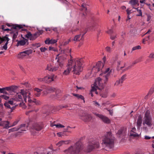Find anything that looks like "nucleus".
Instances as JSON below:
<instances>
[{
    "mask_svg": "<svg viewBox=\"0 0 154 154\" xmlns=\"http://www.w3.org/2000/svg\"><path fill=\"white\" fill-rule=\"evenodd\" d=\"M25 102H28V108H30V106L35 104V102L31 99V95L29 91H26L23 90H20V92L17 93L12 98V101L9 100L4 103V105L6 108L10 109L8 112L9 113H11L15 108L17 105L14 103V101L20 102L23 100V97Z\"/></svg>",
    "mask_w": 154,
    "mask_h": 154,
    "instance_id": "f257e3e1",
    "label": "nucleus"
},
{
    "mask_svg": "<svg viewBox=\"0 0 154 154\" xmlns=\"http://www.w3.org/2000/svg\"><path fill=\"white\" fill-rule=\"evenodd\" d=\"M84 61L82 58L70 59L66 66V69L63 73V75H68L70 72L74 74L79 75L83 68Z\"/></svg>",
    "mask_w": 154,
    "mask_h": 154,
    "instance_id": "f03ea898",
    "label": "nucleus"
},
{
    "mask_svg": "<svg viewBox=\"0 0 154 154\" xmlns=\"http://www.w3.org/2000/svg\"><path fill=\"white\" fill-rule=\"evenodd\" d=\"M83 146L82 143L80 142H78L74 145L64 150L63 152L65 154H76L81 152Z\"/></svg>",
    "mask_w": 154,
    "mask_h": 154,
    "instance_id": "7ed1b4c3",
    "label": "nucleus"
},
{
    "mask_svg": "<svg viewBox=\"0 0 154 154\" xmlns=\"http://www.w3.org/2000/svg\"><path fill=\"white\" fill-rule=\"evenodd\" d=\"M102 144L109 148H112L114 147V139L111 132H107L103 137Z\"/></svg>",
    "mask_w": 154,
    "mask_h": 154,
    "instance_id": "20e7f679",
    "label": "nucleus"
},
{
    "mask_svg": "<svg viewBox=\"0 0 154 154\" xmlns=\"http://www.w3.org/2000/svg\"><path fill=\"white\" fill-rule=\"evenodd\" d=\"M71 49H68L67 50H63L61 53L57 55L56 59L57 60V63L59 66L61 68L63 66V61L66 58V55L69 54L71 56Z\"/></svg>",
    "mask_w": 154,
    "mask_h": 154,
    "instance_id": "39448f33",
    "label": "nucleus"
},
{
    "mask_svg": "<svg viewBox=\"0 0 154 154\" xmlns=\"http://www.w3.org/2000/svg\"><path fill=\"white\" fill-rule=\"evenodd\" d=\"M104 86V85L103 82V80L100 77L97 78L95 81L93 86L91 87V91H95L96 94H98L97 91V89L101 90L103 89Z\"/></svg>",
    "mask_w": 154,
    "mask_h": 154,
    "instance_id": "423d86ee",
    "label": "nucleus"
},
{
    "mask_svg": "<svg viewBox=\"0 0 154 154\" xmlns=\"http://www.w3.org/2000/svg\"><path fill=\"white\" fill-rule=\"evenodd\" d=\"M23 30L27 31V34L24 35V37L31 41H33L35 40L43 33V31L42 30H39L38 32H35L33 34H32L31 32L28 31L26 29H24Z\"/></svg>",
    "mask_w": 154,
    "mask_h": 154,
    "instance_id": "0eeeda50",
    "label": "nucleus"
},
{
    "mask_svg": "<svg viewBox=\"0 0 154 154\" xmlns=\"http://www.w3.org/2000/svg\"><path fill=\"white\" fill-rule=\"evenodd\" d=\"M143 124L144 125H146L150 127L152 125V119L150 115V111L149 110H147L145 113Z\"/></svg>",
    "mask_w": 154,
    "mask_h": 154,
    "instance_id": "6e6552de",
    "label": "nucleus"
},
{
    "mask_svg": "<svg viewBox=\"0 0 154 154\" xmlns=\"http://www.w3.org/2000/svg\"><path fill=\"white\" fill-rule=\"evenodd\" d=\"M13 29L10 32V35L12 37L13 40L14 41L17 38L18 35V31L17 29H20L23 28L22 25H17L14 26L13 27Z\"/></svg>",
    "mask_w": 154,
    "mask_h": 154,
    "instance_id": "1a4fd4ad",
    "label": "nucleus"
},
{
    "mask_svg": "<svg viewBox=\"0 0 154 154\" xmlns=\"http://www.w3.org/2000/svg\"><path fill=\"white\" fill-rule=\"evenodd\" d=\"M99 147V143L98 142H96L95 141H93L91 142H90L88 143L86 150L85 151L87 152H90L94 149L98 148Z\"/></svg>",
    "mask_w": 154,
    "mask_h": 154,
    "instance_id": "9d476101",
    "label": "nucleus"
},
{
    "mask_svg": "<svg viewBox=\"0 0 154 154\" xmlns=\"http://www.w3.org/2000/svg\"><path fill=\"white\" fill-rule=\"evenodd\" d=\"M9 40V39L7 37L4 36L2 37L0 36V44L2 43L5 44L3 46L0 47V49H1V50H7L8 48L7 45L8 44V42Z\"/></svg>",
    "mask_w": 154,
    "mask_h": 154,
    "instance_id": "9b49d317",
    "label": "nucleus"
},
{
    "mask_svg": "<svg viewBox=\"0 0 154 154\" xmlns=\"http://www.w3.org/2000/svg\"><path fill=\"white\" fill-rule=\"evenodd\" d=\"M103 63L100 61H99L96 65L93 68L91 72L92 73H96L102 70L104 67Z\"/></svg>",
    "mask_w": 154,
    "mask_h": 154,
    "instance_id": "f8f14e48",
    "label": "nucleus"
},
{
    "mask_svg": "<svg viewBox=\"0 0 154 154\" xmlns=\"http://www.w3.org/2000/svg\"><path fill=\"white\" fill-rule=\"evenodd\" d=\"M111 71H110V68H106L105 71L102 70V72L100 74V75H103L105 79L104 81V83L107 82L108 80L109 76L110 75V72Z\"/></svg>",
    "mask_w": 154,
    "mask_h": 154,
    "instance_id": "ddd939ff",
    "label": "nucleus"
},
{
    "mask_svg": "<svg viewBox=\"0 0 154 154\" xmlns=\"http://www.w3.org/2000/svg\"><path fill=\"white\" fill-rule=\"evenodd\" d=\"M59 66H60L59 64L57 62L56 63L54 66H52L51 64L50 63L48 64L46 69L48 70L49 71L54 72L59 69Z\"/></svg>",
    "mask_w": 154,
    "mask_h": 154,
    "instance_id": "4468645a",
    "label": "nucleus"
},
{
    "mask_svg": "<svg viewBox=\"0 0 154 154\" xmlns=\"http://www.w3.org/2000/svg\"><path fill=\"white\" fill-rule=\"evenodd\" d=\"M32 53V50H27L20 53L17 55V57L18 58L22 59L24 58L27 55H29Z\"/></svg>",
    "mask_w": 154,
    "mask_h": 154,
    "instance_id": "2eb2a0df",
    "label": "nucleus"
},
{
    "mask_svg": "<svg viewBox=\"0 0 154 154\" xmlns=\"http://www.w3.org/2000/svg\"><path fill=\"white\" fill-rule=\"evenodd\" d=\"M80 119L85 122H89L92 119L91 116L90 115L83 113L79 115Z\"/></svg>",
    "mask_w": 154,
    "mask_h": 154,
    "instance_id": "dca6fc26",
    "label": "nucleus"
},
{
    "mask_svg": "<svg viewBox=\"0 0 154 154\" xmlns=\"http://www.w3.org/2000/svg\"><path fill=\"white\" fill-rule=\"evenodd\" d=\"M94 114L99 118L104 123L106 124H109L110 123V120L107 117L98 114L94 113Z\"/></svg>",
    "mask_w": 154,
    "mask_h": 154,
    "instance_id": "f3484780",
    "label": "nucleus"
},
{
    "mask_svg": "<svg viewBox=\"0 0 154 154\" xmlns=\"http://www.w3.org/2000/svg\"><path fill=\"white\" fill-rule=\"evenodd\" d=\"M56 76L54 75H48L44 78L45 82H50L56 79Z\"/></svg>",
    "mask_w": 154,
    "mask_h": 154,
    "instance_id": "a211bd4d",
    "label": "nucleus"
},
{
    "mask_svg": "<svg viewBox=\"0 0 154 154\" xmlns=\"http://www.w3.org/2000/svg\"><path fill=\"white\" fill-rule=\"evenodd\" d=\"M28 39L23 38V39L17 41L16 45L17 46H23L26 45H28Z\"/></svg>",
    "mask_w": 154,
    "mask_h": 154,
    "instance_id": "6ab92c4d",
    "label": "nucleus"
},
{
    "mask_svg": "<svg viewBox=\"0 0 154 154\" xmlns=\"http://www.w3.org/2000/svg\"><path fill=\"white\" fill-rule=\"evenodd\" d=\"M70 142L71 141L69 140H62L56 143L55 145L58 147H60L64 144H68L70 143Z\"/></svg>",
    "mask_w": 154,
    "mask_h": 154,
    "instance_id": "aec40b11",
    "label": "nucleus"
},
{
    "mask_svg": "<svg viewBox=\"0 0 154 154\" xmlns=\"http://www.w3.org/2000/svg\"><path fill=\"white\" fill-rule=\"evenodd\" d=\"M55 89L53 87L50 86L46 87L43 91L44 94H46L49 93H51L54 91Z\"/></svg>",
    "mask_w": 154,
    "mask_h": 154,
    "instance_id": "412c9836",
    "label": "nucleus"
},
{
    "mask_svg": "<svg viewBox=\"0 0 154 154\" xmlns=\"http://www.w3.org/2000/svg\"><path fill=\"white\" fill-rule=\"evenodd\" d=\"M58 39H54L52 38L50 39L49 38H47L45 41V43L46 44H53L56 43L57 42Z\"/></svg>",
    "mask_w": 154,
    "mask_h": 154,
    "instance_id": "4be33fe9",
    "label": "nucleus"
},
{
    "mask_svg": "<svg viewBox=\"0 0 154 154\" xmlns=\"http://www.w3.org/2000/svg\"><path fill=\"white\" fill-rule=\"evenodd\" d=\"M126 63H124V65L122 66H119V70H122L123 71H125L130 69L131 68L130 66H128L126 67Z\"/></svg>",
    "mask_w": 154,
    "mask_h": 154,
    "instance_id": "5701e85b",
    "label": "nucleus"
},
{
    "mask_svg": "<svg viewBox=\"0 0 154 154\" xmlns=\"http://www.w3.org/2000/svg\"><path fill=\"white\" fill-rule=\"evenodd\" d=\"M42 125L39 123H35L33 125V128L37 131H39L41 130L42 128Z\"/></svg>",
    "mask_w": 154,
    "mask_h": 154,
    "instance_id": "b1692460",
    "label": "nucleus"
},
{
    "mask_svg": "<svg viewBox=\"0 0 154 154\" xmlns=\"http://www.w3.org/2000/svg\"><path fill=\"white\" fill-rule=\"evenodd\" d=\"M129 4L132 6L133 8H135L134 6L137 5L139 6V0H131L129 2Z\"/></svg>",
    "mask_w": 154,
    "mask_h": 154,
    "instance_id": "393cba45",
    "label": "nucleus"
},
{
    "mask_svg": "<svg viewBox=\"0 0 154 154\" xmlns=\"http://www.w3.org/2000/svg\"><path fill=\"white\" fill-rule=\"evenodd\" d=\"M142 122V118L141 115L138 116L137 120V126L138 128H139L141 126Z\"/></svg>",
    "mask_w": 154,
    "mask_h": 154,
    "instance_id": "a878e982",
    "label": "nucleus"
},
{
    "mask_svg": "<svg viewBox=\"0 0 154 154\" xmlns=\"http://www.w3.org/2000/svg\"><path fill=\"white\" fill-rule=\"evenodd\" d=\"M84 35L79 34L76 35L74 38V40L75 41H79L80 40L83 39Z\"/></svg>",
    "mask_w": 154,
    "mask_h": 154,
    "instance_id": "bb28decb",
    "label": "nucleus"
},
{
    "mask_svg": "<svg viewBox=\"0 0 154 154\" xmlns=\"http://www.w3.org/2000/svg\"><path fill=\"white\" fill-rule=\"evenodd\" d=\"M82 11H83V15L84 16H85L87 12V9L86 7V5L85 4H83L82 5Z\"/></svg>",
    "mask_w": 154,
    "mask_h": 154,
    "instance_id": "cd10ccee",
    "label": "nucleus"
},
{
    "mask_svg": "<svg viewBox=\"0 0 154 154\" xmlns=\"http://www.w3.org/2000/svg\"><path fill=\"white\" fill-rule=\"evenodd\" d=\"M2 125L1 126H2L6 128H8L10 127V125L8 121H2Z\"/></svg>",
    "mask_w": 154,
    "mask_h": 154,
    "instance_id": "c85d7f7f",
    "label": "nucleus"
},
{
    "mask_svg": "<svg viewBox=\"0 0 154 154\" xmlns=\"http://www.w3.org/2000/svg\"><path fill=\"white\" fill-rule=\"evenodd\" d=\"M16 87L15 86H11L8 87H5L6 91L9 92L13 91L15 90Z\"/></svg>",
    "mask_w": 154,
    "mask_h": 154,
    "instance_id": "c756f323",
    "label": "nucleus"
},
{
    "mask_svg": "<svg viewBox=\"0 0 154 154\" xmlns=\"http://www.w3.org/2000/svg\"><path fill=\"white\" fill-rule=\"evenodd\" d=\"M25 124H23L20 125V128H14L11 129H10L9 130V132L17 131L20 128H21L22 127H25Z\"/></svg>",
    "mask_w": 154,
    "mask_h": 154,
    "instance_id": "7c9ffc66",
    "label": "nucleus"
},
{
    "mask_svg": "<svg viewBox=\"0 0 154 154\" xmlns=\"http://www.w3.org/2000/svg\"><path fill=\"white\" fill-rule=\"evenodd\" d=\"M34 91L37 92V93L35 94V95L37 97H39L40 95L41 92L42 90L38 88H35L34 89Z\"/></svg>",
    "mask_w": 154,
    "mask_h": 154,
    "instance_id": "2f4dec72",
    "label": "nucleus"
},
{
    "mask_svg": "<svg viewBox=\"0 0 154 154\" xmlns=\"http://www.w3.org/2000/svg\"><path fill=\"white\" fill-rule=\"evenodd\" d=\"M72 95L74 96L77 97L78 99H81L82 100H83L84 101V102L85 103V101L84 100V98L83 96L82 95L75 94H72Z\"/></svg>",
    "mask_w": 154,
    "mask_h": 154,
    "instance_id": "473e14b6",
    "label": "nucleus"
},
{
    "mask_svg": "<svg viewBox=\"0 0 154 154\" xmlns=\"http://www.w3.org/2000/svg\"><path fill=\"white\" fill-rule=\"evenodd\" d=\"M52 127L54 126H55L57 128H62L64 127V125H62L60 124H55L54 123H51L50 125Z\"/></svg>",
    "mask_w": 154,
    "mask_h": 154,
    "instance_id": "72a5a7b5",
    "label": "nucleus"
},
{
    "mask_svg": "<svg viewBox=\"0 0 154 154\" xmlns=\"http://www.w3.org/2000/svg\"><path fill=\"white\" fill-rule=\"evenodd\" d=\"M122 81H121V80L119 79L114 84V85L117 87H119L122 85Z\"/></svg>",
    "mask_w": 154,
    "mask_h": 154,
    "instance_id": "f704fd0d",
    "label": "nucleus"
},
{
    "mask_svg": "<svg viewBox=\"0 0 154 154\" xmlns=\"http://www.w3.org/2000/svg\"><path fill=\"white\" fill-rule=\"evenodd\" d=\"M135 9H136L137 11L139 13L138 14H137L136 16H142V13L141 10L140 9H139V8H135Z\"/></svg>",
    "mask_w": 154,
    "mask_h": 154,
    "instance_id": "c9c22d12",
    "label": "nucleus"
},
{
    "mask_svg": "<svg viewBox=\"0 0 154 154\" xmlns=\"http://www.w3.org/2000/svg\"><path fill=\"white\" fill-rule=\"evenodd\" d=\"M7 26H10L9 25V24H6V25H4L2 26V27H1L2 29V30H3L5 31H9V30L11 31L10 29H9L8 28H6Z\"/></svg>",
    "mask_w": 154,
    "mask_h": 154,
    "instance_id": "e433bc0d",
    "label": "nucleus"
},
{
    "mask_svg": "<svg viewBox=\"0 0 154 154\" xmlns=\"http://www.w3.org/2000/svg\"><path fill=\"white\" fill-rule=\"evenodd\" d=\"M130 135L134 137H138L139 136V135L137 134L135 132H131Z\"/></svg>",
    "mask_w": 154,
    "mask_h": 154,
    "instance_id": "4c0bfd02",
    "label": "nucleus"
},
{
    "mask_svg": "<svg viewBox=\"0 0 154 154\" xmlns=\"http://www.w3.org/2000/svg\"><path fill=\"white\" fill-rule=\"evenodd\" d=\"M0 93L6 94L7 93V92L6 91L5 88H0Z\"/></svg>",
    "mask_w": 154,
    "mask_h": 154,
    "instance_id": "58836bf2",
    "label": "nucleus"
},
{
    "mask_svg": "<svg viewBox=\"0 0 154 154\" xmlns=\"http://www.w3.org/2000/svg\"><path fill=\"white\" fill-rule=\"evenodd\" d=\"M106 51L109 53H110L112 51V49L109 46H107L106 48Z\"/></svg>",
    "mask_w": 154,
    "mask_h": 154,
    "instance_id": "ea45409f",
    "label": "nucleus"
},
{
    "mask_svg": "<svg viewBox=\"0 0 154 154\" xmlns=\"http://www.w3.org/2000/svg\"><path fill=\"white\" fill-rule=\"evenodd\" d=\"M141 48V47L140 45H137L133 47L132 48V51H134L137 49H139Z\"/></svg>",
    "mask_w": 154,
    "mask_h": 154,
    "instance_id": "a19ab883",
    "label": "nucleus"
},
{
    "mask_svg": "<svg viewBox=\"0 0 154 154\" xmlns=\"http://www.w3.org/2000/svg\"><path fill=\"white\" fill-rule=\"evenodd\" d=\"M126 75H124L122 76L120 80H121V81H122V82L123 81H124L126 79Z\"/></svg>",
    "mask_w": 154,
    "mask_h": 154,
    "instance_id": "79ce46f5",
    "label": "nucleus"
},
{
    "mask_svg": "<svg viewBox=\"0 0 154 154\" xmlns=\"http://www.w3.org/2000/svg\"><path fill=\"white\" fill-rule=\"evenodd\" d=\"M20 106L22 107L24 109L26 108V107L25 103L23 102L20 103Z\"/></svg>",
    "mask_w": 154,
    "mask_h": 154,
    "instance_id": "37998d69",
    "label": "nucleus"
},
{
    "mask_svg": "<svg viewBox=\"0 0 154 154\" xmlns=\"http://www.w3.org/2000/svg\"><path fill=\"white\" fill-rule=\"evenodd\" d=\"M149 58L152 60L154 59V53H151L149 56Z\"/></svg>",
    "mask_w": 154,
    "mask_h": 154,
    "instance_id": "c03bdc74",
    "label": "nucleus"
},
{
    "mask_svg": "<svg viewBox=\"0 0 154 154\" xmlns=\"http://www.w3.org/2000/svg\"><path fill=\"white\" fill-rule=\"evenodd\" d=\"M1 97L2 99H4L5 100H7L9 98V97L7 96H6L5 95H2L1 96Z\"/></svg>",
    "mask_w": 154,
    "mask_h": 154,
    "instance_id": "a18cd8bd",
    "label": "nucleus"
},
{
    "mask_svg": "<svg viewBox=\"0 0 154 154\" xmlns=\"http://www.w3.org/2000/svg\"><path fill=\"white\" fill-rule=\"evenodd\" d=\"M18 122V121H14L12 125H10V127H11L16 125Z\"/></svg>",
    "mask_w": 154,
    "mask_h": 154,
    "instance_id": "49530a36",
    "label": "nucleus"
},
{
    "mask_svg": "<svg viewBox=\"0 0 154 154\" xmlns=\"http://www.w3.org/2000/svg\"><path fill=\"white\" fill-rule=\"evenodd\" d=\"M57 135L59 137H62L63 136H64V134L61 132H59L57 133Z\"/></svg>",
    "mask_w": 154,
    "mask_h": 154,
    "instance_id": "de8ad7c7",
    "label": "nucleus"
},
{
    "mask_svg": "<svg viewBox=\"0 0 154 154\" xmlns=\"http://www.w3.org/2000/svg\"><path fill=\"white\" fill-rule=\"evenodd\" d=\"M59 1L62 3H64L66 4H68V2L66 0H59Z\"/></svg>",
    "mask_w": 154,
    "mask_h": 154,
    "instance_id": "09e8293b",
    "label": "nucleus"
},
{
    "mask_svg": "<svg viewBox=\"0 0 154 154\" xmlns=\"http://www.w3.org/2000/svg\"><path fill=\"white\" fill-rule=\"evenodd\" d=\"M138 60H135L132 62L131 66H131V67L132 66H134V65H135V64L138 63Z\"/></svg>",
    "mask_w": 154,
    "mask_h": 154,
    "instance_id": "8fccbe9b",
    "label": "nucleus"
},
{
    "mask_svg": "<svg viewBox=\"0 0 154 154\" xmlns=\"http://www.w3.org/2000/svg\"><path fill=\"white\" fill-rule=\"evenodd\" d=\"M40 49L42 52H44L47 50V48L45 47L41 48Z\"/></svg>",
    "mask_w": 154,
    "mask_h": 154,
    "instance_id": "3c124183",
    "label": "nucleus"
},
{
    "mask_svg": "<svg viewBox=\"0 0 154 154\" xmlns=\"http://www.w3.org/2000/svg\"><path fill=\"white\" fill-rule=\"evenodd\" d=\"M126 12L128 15H129L131 13V10H130L129 8H128L126 10Z\"/></svg>",
    "mask_w": 154,
    "mask_h": 154,
    "instance_id": "603ef678",
    "label": "nucleus"
},
{
    "mask_svg": "<svg viewBox=\"0 0 154 154\" xmlns=\"http://www.w3.org/2000/svg\"><path fill=\"white\" fill-rule=\"evenodd\" d=\"M116 38V35H112L110 36V38L112 40H114Z\"/></svg>",
    "mask_w": 154,
    "mask_h": 154,
    "instance_id": "864d4df0",
    "label": "nucleus"
},
{
    "mask_svg": "<svg viewBox=\"0 0 154 154\" xmlns=\"http://www.w3.org/2000/svg\"><path fill=\"white\" fill-rule=\"evenodd\" d=\"M107 110L109 111V114L111 115V116H112V115H113V110H109V109H107Z\"/></svg>",
    "mask_w": 154,
    "mask_h": 154,
    "instance_id": "5fc2aeb1",
    "label": "nucleus"
},
{
    "mask_svg": "<svg viewBox=\"0 0 154 154\" xmlns=\"http://www.w3.org/2000/svg\"><path fill=\"white\" fill-rule=\"evenodd\" d=\"M33 45L37 47H38L40 46V44L39 43H35Z\"/></svg>",
    "mask_w": 154,
    "mask_h": 154,
    "instance_id": "6e6d98bb",
    "label": "nucleus"
},
{
    "mask_svg": "<svg viewBox=\"0 0 154 154\" xmlns=\"http://www.w3.org/2000/svg\"><path fill=\"white\" fill-rule=\"evenodd\" d=\"M38 80L40 82H45V80L44 79V78H38Z\"/></svg>",
    "mask_w": 154,
    "mask_h": 154,
    "instance_id": "4d7b16f0",
    "label": "nucleus"
},
{
    "mask_svg": "<svg viewBox=\"0 0 154 154\" xmlns=\"http://www.w3.org/2000/svg\"><path fill=\"white\" fill-rule=\"evenodd\" d=\"M151 19V17L149 15L147 16V21H149Z\"/></svg>",
    "mask_w": 154,
    "mask_h": 154,
    "instance_id": "13d9d810",
    "label": "nucleus"
},
{
    "mask_svg": "<svg viewBox=\"0 0 154 154\" xmlns=\"http://www.w3.org/2000/svg\"><path fill=\"white\" fill-rule=\"evenodd\" d=\"M146 0H140V2L141 4H145L146 3H145Z\"/></svg>",
    "mask_w": 154,
    "mask_h": 154,
    "instance_id": "bf43d9fd",
    "label": "nucleus"
},
{
    "mask_svg": "<svg viewBox=\"0 0 154 154\" xmlns=\"http://www.w3.org/2000/svg\"><path fill=\"white\" fill-rule=\"evenodd\" d=\"M115 41H114L112 42V48H113L115 47Z\"/></svg>",
    "mask_w": 154,
    "mask_h": 154,
    "instance_id": "052dcab7",
    "label": "nucleus"
},
{
    "mask_svg": "<svg viewBox=\"0 0 154 154\" xmlns=\"http://www.w3.org/2000/svg\"><path fill=\"white\" fill-rule=\"evenodd\" d=\"M151 137L148 136H146L144 137V138L145 139L149 140L151 138Z\"/></svg>",
    "mask_w": 154,
    "mask_h": 154,
    "instance_id": "680f3d73",
    "label": "nucleus"
},
{
    "mask_svg": "<svg viewBox=\"0 0 154 154\" xmlns=\"http://www.w3.org/2000/svg\"><path fill=\"white\" fill-rule=\"evenodd\" d=\"M121 62L120 61H118V66L117 69L118 70H119V66H121Z\"/></svg>",
    "mask_w": 154,
    "mask_h": 154,
    "instance_id": "e2e57ef3",
    "label": "nucleus"
},
{
    "mask_svg": "<svg viewBox=\"0 0 154 154\" xmlns=\"http://www.w3.org/2000/svg\"><path fill=\"white\" fill-rule=\"evenodd\" d=\"M94 104L95 106H100V104L97 102L94 101Z\"/></svg>",
    "mask_w": 154,
    "mask_h": 154,
    "instance_id": "0e129e2a",
    "label": "nucleus"
},
{
    "mask_svg": "<svg viewBox=\"0 0 154 154\" xmlns=\"http://www.w3.org/2000/svg\"><path fill=\"white\" fill-rule=\"evenodd\" d=\"M103 64H104V63H105V62L106 61V57H103Z\"/></svg>",
    "mask_w": 154,
    "mask_h": 154,
    "instance_id": "69168bd1",
    "label": "nucleus"
},
{
    "mask_svg": "<svg viewBox=\"0 0 154 154\" xmlns=\"http://www.w3.org/2000/svg\"><path fill=\"white\" fill-rule=\"evenodd\" d=\"M136 128H132L131 131V132H134V131H136Z\"/></svg>",
    "mask_w": 154,
    "mask_h": 154,
    "instance_id": "338daca9",
    "label": "nucleus"
},
{
    "mask_svg": "<svg viewBox=\"0 0 154 154\" xmlns=\"http://www.w3.org/2000/svg\"><path fill=\"white\" fill-rule=\"evenodd\" d=\"M107 32L109 34H110L112 32V31L111 29H109V30H108V31H107Z\"/></svg>",
    "mask_w": 154,
    "mask_h": 154,
    "instance_id": "774afa93",
    "label": "nucleus"
}]
</instances>
